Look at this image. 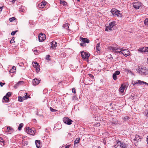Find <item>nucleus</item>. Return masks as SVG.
<instances>
[{"mask_svg":"<svg viewBox=\"0 0 148 148\" xmlns=\"http://www.w3.org/2000/svg\"><path fill=\"white\" fill-rule=\"evenodd\" d=\"M116 22L115 21H113L111 22V23L109 24V25L110 27H111V28H112V29L113 27L116 25Z\"/></svg>","mask_w":148,"mask_h":148,"instance_id":"18","label":"nucleus"},{"mask_svg":"<svg viewBox=\"0 0 148 148\" xmlns=\"http://www.w3.org/2000/svg\"><path fill=\"white\" fill-rule=\"evenodd\" d=\"M23 83V82L22 81H20L18 82L14 86V88H16L18 86H19L21 84Z\"/></svg>","mask_w":148,"mask_h":148,"instance_id":"17","label":"nucleus"},{"mask_svg":"<svg viewBox=\"0 0 148 148\" xmlns=\"http://www.w3.org/2000/svg\"><path fill=\"white\" fill-rule=\"evenodd\" d=\"M14 38H12L11 40L10 41V42L11 43H13V42H14L15 41H14Z\"/></svg>","mask_w":148,"mask_h":148,"instance_id":"43","label":"nucleus"},{"mask_svg":"<svg viewBox=\"0 0 148 148\" xmlns=\"http://www.w3.org/2000/svg\"><path fill=\"white\" fill-rule=\"evenodd\" d=\"M16 0H12V3H14Z\"/></svg>","mask_w":148,"mask_h":148,"instance_id":"57","label":"nucleus"},{"mask_svg":"<svg viewBox=\"0 0 148 148\" xmlns=\"http://www.w3.org/2000/svg\"><path fill=\"white\" fill-rule=\"evenodd\" d=\"M50 57V56L49 55H47L46 56V59L48 60H50V59L49 58Z\"/></svg>","mask_w":148,"mask_h":148,"instance_id":"42","label":"nucleus"},{"mask_svg":"<svg viewBox=\"0 0 148 148\" xmlns=\"http://www.w3.org/2000/svg\"><path fill=\"white\" fill-rule=\"evenodd\" d=\"M146 47H144L143 48V49H142L143 51V52H146V50H147V49H146Z\"/></svg>","mask_w":148,"mask_h":148,"instance_id":"47","label":"nucleus"},{"mask_svg":"<svg viewBox=\"0 0 148 148\" xmlns=\"http://www.w3.org/2000/svg\"><path fill=\"white\" fill-rule=\"evenodd\" d=\"M56 47V45H53L52 44L51 47H50V48L52 50L53 49H54Z\"/></svg>","mask_w":148,"mask_h":148,"instance_id":"39","label":"nucleus"},{"mask_svg":"<svg viewBox=\"0 0 148 148\" xmlns=\"http://www.w3.org/2000/svg\"><path fill=\"white\" fill-rule=\"evenodd\" d=\"M145 84L147 85H148V84L145 82L142 81V84Z\"/></svg>","mask_w":148,"mask_h":148,"instance_id":"53","label":"nucleus"},{"mask_svg":"<svg viewBox=\"0 0 148 148\" xmlns=\"http://www.w3.org/2000/svg\"><path fill=\"white\" fill-rule=\"evenodd\" d=\"M3 99L5 101H4L5 102L7 103L9 102V98L8 97H7L6 96H5L3 97Z\"/></svg>","mask_w":148,"mask_h":148,"instance_id":"23","label":"nucleus"},{"mask_svg":"<svg viewBox=\"0 0 148 148\" xmlns=\"http://www.w3.org/2000/svg\"><path fill=\"white\" fill-rule=\"evenodd\" d=\"M2 8H3V7H0V12H1V11H2Z\"/></svg>","mask_w":148,"mask_h":148,"instance_id":"60","label":"nucleus"},{"mask_svg":"<svg viewBox=\"0 0 148 148\" xmlns=\"http://www.w3.org/2000/svg\"><path fill=\"white\" fill-rule=\"evenodd\" d=\"M63 122L65 124L70 125L73 122V121L67 117H64L63 118Z\"/></svg>","mask_w":148,"mask_h":148,"instance_id":"6","label":"nucleus"},{"mask_svg":"<svg viewBox=\"0 0 148 148\" xmlns=\"http://www.w3.org/2000/svg\"><path fill=\"white\" fill-rule=\"evenodd\" d=\"M72 92L74 93H75L76 92V90L75 88H73L72 89Z\"/></svg>","mask_w":148,"mask_h":148,"instance_id":"49","label":"nucleus"},{"mask_svg":"<svg viewBox=\"0 0 148 148\" xmlns=\"http://www.w3.org/2000/svg\"><path fill=\"white\" fill-rule=\"evenodd\" d=\"M23 100V97H19L18 101L20 102H22Z\"/></svg>","mask_w":148,"mask_h":148,"instance_id":"33","label":"nucleus"},{"mask_svg":"<svg viewBox=\"0 0 148 148\" xmlns=\"http://www.w3.org/2000/svg\"><path fill=\"white\" fill-rule=\"evenodd\" d=\"M16 68L15 66H13L12 69L10 70V72L12 73H14L16 72Z\"/></svg>","mask_w":148,"mask_h":148,"instance_id":"25","label":"nucleus"},{"mask_svg":"<svg viewBox=\"0 0 148 148\" xmlns=\"http://www.w3.org/2000/svg\"><path fill=\"white\" fill-rule=\"evenodd\" d=\"M142 49H143V48H140L138 50L140 51H141L143 52V51Z\"/></svg>","mask_w":148,"mask_h":148,"instance_id":"56","label":"nucleus"},{"mask_svg":"<svg viewBox=\"0 0 148 148\" xmlns=\"http://www.w3.org/2000/svg\"><path fill=\"white\" fill-rule=\"evenodd\" d=\"M7 128L8 130V132L9 133L11 134L13 132V129L10 126H7Z\"/></svg>","mask_w":148,"mask_h":148,"instance_id":"16","label":"nucleus"},{"mask_svg":"<svg viewBox=\"0 0 148 148\" xmlns=\"http://www.w3.org/2000/svg\"><path fill=\"white\" fill-rule=\"evenodd\" d=\"M146 49H147V50H146V52H148V47H146Z\"/></svg>","mask_w":148,"mask_h":148,"instance_id":"59","label":"nucleus"},{"mask_svg":"<svg viewBox=\"0 0 148 148\" xmlns=\"http://www.w3.org/2000/svg\"><path fill=\"white\" fill-rule=\"evenodd\" d=\"M147 63L148 64V58H147Z\"/></svg>","mask_w":148,"mask_h":148,"instance_id":"63","label":"nucleus"},{"mask_svg":"<svg viewBox=\"0 0 148 148\" xmlns=\"http://www.w3.org/2000/svg\"><path fill=\"white\" fill-rule=\"evenodd\" d=\"M11 92H9L7 93L5 96H8V97H9L11 96Z\"/></svg>","mask_w":148,"mask_h":148,"instance_id":"44","label":"nucleus"},{"mask_svg":"<svg viewBox=\"0 0 148 148\" xmlns=\"http://www.w3.org/2000/svg\"><path fill=\"white\" fill-rule=\"evenodd\" d=\"M3 142H4V141H3V139L2 138H0V144L2 145V144H4Z\"/></svg>","mask_w":148,"mask_h":148,"instance_id":"40","label":"nucleus"},{"mask_svg":"<svg viewBox=\"0 0 148 148\" xmlns=\"http://www.w3.org/2000/svg\"><path fill=\"white\" fill-rule=\"evenodd\" d=\"M136 70L139 73H140L141 75H148V70L145 67L138 66Z\"/></svg>","mask_w":148,"mask_h":148,"instance_id":"1","label":"nucleus"},{"mask_svg":"<svg viewBox=\"0 0 148 148\" xmlns=\"http://www.w3.org/2000/svg\"><path fill=\"white\" fill-rule=\"evenodd\" d=\"M71 133H69L68 135L69 136H71Z\"/></svg>","mask_w":148,"mask_h":148,"instance_id":"58","label":"nucleus"},{"mask_svg":"<svg viewBox=\"0 0 148 148\" xmlns=\"http://www.w3.org/2000/svg\"><path fill=\"white\" fill-rule=\"evenodd\" d=\"M119 49L122 50L121 54L125 56L126 57L130 55V52L128 50L123 49L121 47H120Z\"/></svg>","mask_w":148,"mask_h":148,"instance_id":"4","label":"nucleus"},{"mask_svg":"<svg viewBox=\"0 0 148 148\" xmlns=\"http://www.w3.org/2000/svg\"><path fill=\"white\" fill-rule=\"evenodd\" d=\"M46 38H38L39 41L40 42H42L44 41L46 39Z\"/></svg>","mask_w":148,"mask_h":148,"instance_id":"28","label":"nucleus"},{"mask_svg":"<svg viewBox=\"0 0 148 148\" xmlns=\"http://www.w3.org/2000/svg\"><path fill=\"white\" fill-rule=\"evenodd\" d=\"M5 84V83H3L1 82H0V85L1 87L3 86Z\"/></svg>","mask_w":148,"mask_h":148,"instance_id":"52","label":"nucleus"},{"mask_svg":"<svg viewBox=\"0 0 148 148\" xmlns=\"http://www.w3.org/2000/svg\"><path fill=\"white\" fill-rule=\"evenodd\" d=\"M144 114L146 119L148 118V110H145L144 112Z\"/></svg>","mask_w":148,"mask_h":148,"instance_id":"22","label":"nucleus"},{"mask_svg":"<svg viewBox=\"0 0 148 148\" xmlns=\"http://www.w3.org/2000/svg\"><path fill=\"white\" fill-rule=\"evenodd\" d=\"M144 23L145 25H148V19L146 18L144 21Z\"/></svg>","mask_w":148,"mask_h":148,"instance_id":"37","label":"nucleus"},{"mask_svg":"<svg viewBox=\"0 0 148 148\" xmlns=\"http://www.w3.org/2000/svg\"><path fill=\"white\" fill-rule=\"evenodd\" d=\"M116 143L119 146H120L121 148H127V145L121 142V141H116Z\"/></svg>","mask_w":148,"mask_h":148,"instance_id":"7","label":"nucleus"},{"mask_svg":"<svg viewBox=\"0 0 148 148\" xmlns=\"http://www.w3.org/2000/svg\"><path fill=\"white\" fill-rule=\"evenodd\" d=\"M69 25L68 23H66L63 25V27L65 28L67 30H69Z\"/></svg>","mask_w":148,"mask_h":148,"instance_id":"24","label":"nucleus"},{"mask_svg":"<svg viewBox=\"0 0 148 148\" xmlns=\"http://www.w3.org/2000/svg\"><path fill=\"white\" fill-rule=\"evenodd\" d=\"M46 3L47 2H42L40 3V4H39V5H39L41 6V7L43 8L45 7V5L46 4Z\"/></svg>","mask_w":148,"mask_h":148,"instance_id":"26","label":"nucleus"},{"mask_svg":"<svg viewBox=\"0 0 148 148\" xmlns=\"http://www.w3.org/2000/svg\"><path fill=\"white\" fill-rule=\"evenodd\" d=\"M125 88V85L124 84H122L121 85V87L119 89V92L121 93H123L124 92V90Z\"/></svg>","mask_w":148,"mask_h":148,"instance_id":"13","label":"nucleus"},{"mask_svg":"<svg viewBox=\"0 0 148 148\" xmlns=\"http://www.w3.org/2000/svg\"><path fill=\"white\" fill-rule=\"evenodd\" d=\"M114 47H109V49L110 50H112V49H113V48H114Z\"/></svg>","mask_w":148,"mask_h":148,"instance_id":"55","label":"nucleus"},{"mask_svg":"<svg viewBox=\"0 0 148 148\" xmlns=\"http://www.w3.org/2000/svg\"><path fill=\"white\" fill-rule=\"evenodd\" d=\"M35 143L36 146L37 148H40V141L36 140L35 141Z\"/></svg>","mask_w":148,"mask_h":148,"instance_id":"14","label":"nucleus"},{"mask_svg":"<svg viewBox=\"0 0 148 148\" xmlns=\"http://www.w3.org/2000/svg\"><path fill=\"white\" fill-rule=\"evenodd\" d=\"M120 74V72L119 71H116L113 74L112 77L113 79L114 80H116L117 79V75H119Z\"/></svg>","mask_w":148,"mask_h":148,"instance_id":"10","label":"nucleus"},{"mask_svg":"<svg viewBox=\"0 0 148 148\" xmlns=\"http://www.w3.org/2000/svg\"><path fill=\"white\" fill-rule=\"evenodd\" d=\"M88 75H89V76L90 77H91L92 78H93L94 77V76H93V75L91 74H88Z\"/></svg>","mask_w":148,"mask_h":148,"instance_id":"54","label":"nucleus"},{"mask_svg":"<svg viewBox=\"0 0 148 148\" xmlns=\"http://www.w3.org/2000/svg\"><path fill=\"white\" fill-rule=\"evenodd\" d=\"M23 123H20L19 126L18 127V129L19 130H21L22 127L23 126Z\"/></svg>","mask_w":148,"mask_h":148,"instance_id":"30","label":"nucleus"},{"mask_svg":"<svg viewBox=\"0 0 148 148\" xmlns=\"http://www.w3.org/2000/svg\"><path fill=\"white\" fill-rule=\"evenodd\" d=\"M39 66L38 65V66L35 68H36V72L37 73H38L40 70V68H39Z\"/></svg>","mask_w":148,"mask_h":148,"instance_id":"38","label":"nucleus"},{"mask_svg":"<svg viewBox=\"0 0 148 148\" xmlns=\"http://www.w3.org/2000/svg\"><path fill=\"white\" fill-rule=\"evenodd\" d=\"M96 51L98 53H99L100 52V43H98L96 45Z\"/></svg>","mask_w":148,"mask_h":148,"instance_id":"15","label":"nucleus"},{"mask_svg":"<svg viewBox=\"0 0 148 148\" xmlns=\"http://www.w3.org/2000/svg\"><path fill=\"white\" fill-rule=\"evenodd\" d=\"M112 29L110 27V25L106 26V27L105 29V31L108 32L111 31Z\"/></svg>","mask_w":148,"mask_h":148,"instance_id":"21","label":"nucleus"},{"mask_svg":"<svg viewBox=\"0 0 148 148\" xmlns=\"http://www.w3.org/2000/svg\"><path fill=\"white\" fill-rule=\"evenodd\" d=\"M23 97V100L26 99H27L28 98H29V96H27V95H25Z\"/></svg>","mask_w":148,"mask_h":148,"instance_id":"46","label":"nucleus"},{"mask_svg":"<svg viewBox=\"0 0 148 148\" xmlns=\"http://www.w3.org/2000/svg\"><path fill=\"white\" fill-rule=\"evenodd\" d=\"M16 19L14 17H12L9 19V20L10 22H13Z\"/></svg>","mask_w":148,"mask_h":148,"instance_id":"36","label":"nucleus"},{"mask_svg":"<svg viewBox=\"0 0 148 148\" xmlns=\"http://www.w3.org/2000/svg\"><path fill=\"white\" fill-rule=\"evenodd\" d=\"M72 99L73 100H76L77 98L76 96H74L72 97Z\"/></svg>","mask_w":148,"mask_h":148,"instance_id":"41","label":"nucleus"},{"mask_svg":"<svg viewBox=\"0 0 148 148\" xmlns=\"http://www.w3.org/2000/svg\"><path fill=\"white\" fill-rule=\"evenodd\" d=\"M111 12L113 16L115 17H121L122 14L120 12V11L115 8L111 9Z\"/></svg>","mask_w":148,"mask_h":148,"instance_id":"2","label":"nucleus"},{"mask_svg":"<svg viewBox=\"0 0 148 148\" xmlns=\"http://www.w3.org/2000/svg\"><path fill=\"white\" fill-rule=\"evenodd\" d=\"M81 54L82 58L84 59H87L89 57V54L88 53H86L84 51L81 52Z\"/></svg>","mask_w":148,"mask_h":148,"instance_id":"8","label":"nucleus"},{"mask_svg":"<svg viewBox=\"0 0 148 148\" xmlns=\"http://www.w3.org/2000/svg\"><path fill=\"white\" fill-rule=\"evenodd\" d=\"M112 124H114V125H116L118 123V121L116 120H115V121H113L111 122Z\"/></svg>","mask_w":148,"mask_h":148,"instance_id":"35","label":"nucleus"},{"mask_svg":"<svg viewBox=\"0 0 148 148\" xmlns=\"http://www.w3.org/2000/svg\"><path fill=\"white\" fill-rule=\"evenodd\" d=\"M141 5V3L137 2L133 3V6L136 9H139Z\"/></svg>","mask_w":148,"mask_h":148,"instance_id":"9","label":"nucleus"},{"mask_svg":"<svg viewBox=\"0 0 148 148\" xmlns=\"http://www.w3.org/2000/svg\"><path fill=\"white\" fill-rule=\"evenodd\" d=\"M118 147V145H114V147H115V148H117Z\"/></svg>","mask_w":148,"mask_h":148,"instance_id":"61","label":"nucleus"},{"mask_svg":"<svg viewBox=\"0 0 148 148\" xmlns=\"http://www.w3.org/2000/svg\"><path fill=\"white\" fill-rule=\"evenodd\" d=\"M33 51L34 52V54L35 55H38L39 53V52L36 49H33Z\"/></svg>","mask_w":148,"mask_h":148,"instance_id":"34","label":"nucleus"},{"mask_svg":"<svg viewBox=\"0 0 148 148\" xmlns=\"http://www.w3.org/2000/svg\"><path fill=\"white\" fill-rule=\"evenodd\" d=\"M80 139V138L79 137L76 138L74 141V145H75L76 144L79 143Z\"/></svg>","mask_w":148,"mask_h":148,"instance_id":"19","label":"nucleus"},{"mask_svg":"<svg viewBox=\"0 0 148 148\" xmlns=\"http://www.w3.org/2000/svg\"><path fill=\"white\" fill-rule=\"evenodd\" d=\"M132 84L134 85L136 84H139L140 85L142 84V81L140 80H137L136 81H133L132 82Z\"/></svg>","mask_w":148,"mask_h":148,"instance_id":"11","label":"nucleus"},{"mask_svg":"<svg viewBox=\"0 0 148 148\" xmlns=\"http://www.w3.org/2000/svg\"><path fill=\"white\" fill-rule=\"evenodd\" d=\"M60 3L63 6H65L67 4V3L64 1H62L60 0Z\"/></svg>","mask_w":148,"mask_h":148,"instance_id":"27","label":"nucleus"},{"mask_svg":"<svg viewBox=\"0 0 148 148\" xmlns=\"http://www.w3.org/2000/svg\"><path fill=\"white\" fill-rule=\"evenodd\" d=\"M50 110L51 112H56V110H55V109H53L51 107H50Z\"/></svg>","mask_w":148,"mask_h":148,"instance_id":"45","label":"nucleus"},{"mask_svg":"<svg viewBox=\"0 0 148 148\" xmlns=\"http://www.w3.org/2000/svg\"><path fill=\"white\" fill-rule=\"evenodd\" d=\"M26 132L27 133L31 135H34L36 132L35 129L34 128H32V129H30L29 127H27L26 128Z\"/></svg>","mask_w":148,"mask_h":148,"instance_id":"5","label":"nucleus"},{"mask_svg":"<svg viewBox=\"0 0 148 148\" xmlns=\"http://www.w3.org/2000/svg\"><path fill=\"white\" fill-rule=\"evenodd\" d=\"M80 41H81V42L80 44V45L83 47L86 46V44L85 43H88L89 40L87 38H80Z\"/></svg>","mask_w":148,"mask_h":148,"instance_id":"3","label":"nucleus"},{"mask_svg":"<svg viewBox=\"0 0 148 148\" xmlns=\"http://www.w3.org/2000/svg\"><path fill=\"white\" fill-rule=\"evenodd\" d=\"M70 145H68L67 146H62L61 148H69Z\"/></svg>","mask_w":148,"mask_h":148,"instance_id":"51","label":"nucleus"},{"mask_svg":"<svg viewBox=\"0 0 148 148\" xmlns=\"http://www.w3.org/2000/svg\"><path fill=\"white\" fill-rule=\"evenodd\" d=\"M40 81V80L38 79L37 78H35L32 81L33 85H36L38 84L39 83Z\"/></svg>","mask_w":148,"mask_h":148,"instance_id":"12","label":"nucleus"},{"mask_svg":"<svg viewBox=\"0 0 148 148\" xmlns=\"http://www.w3.org/2000/svg\"><path fill=\"white\" fill-rule=\"evenodd\" d=\"M130 118L128 116H125L122 118L123 121L128 122Z\"/></svg>","mask_w":148,"mask_h":148,"instance_id":"20","label":"nucleus"},{"mask_svg":"<svg viewBox=\"0 0 148 148\" xmlns=\"http://www.w3.org/2000/svg\"><path fill=\"white\" fill-rule=\"evenodd\" d=\"M118 50H116V53H120L121 54V53L122 51V50H121L119 51Z\"/></svg>","mask_w":148,"mask_h":148,"instance_id":"50","label":"nucleus"},{"mask_svg":"<svg viewBox=\"0 0 148 148\" xmlns=\"http://www.w3.org/2000/svg\"><path fill=\"white\" fill-rule=\"evenodd\" d=\"M18 32V31L17 30H16L15 31H13L11 33V34L12 35H14L16 33Z\"/></svg>","mask_w":148,"mask_h":148,"instance_id":"48","label":"nucleus"},{"mask_svg":"<svg viewBox=\"0 0 148 148\" xmlns=\"http://www.w3.org/2000/svg\"><path fill=\"white\" fill-rule=\"evenodd\" d=\"M33 66L35 68L38 66V64L36 62H34L33 63Z\"/></svg>","mask_w":148,"mask_h":148,"instance_id":"29","label":"nucleus"},{"mask_svg":"<svg viewBox=\"0 0 148 148\" xmlns=\"http://www.w3.org/2000/svg\"><path fill=\"white\" fill-rule=\"evenodd\" d=\"M119 48H118L117 47H114V48H113L112 51L113 52L116 53V50H120L119 49Z\"/></svg>","mask_w":148,"mask_h":148,"instance_id":"31","label":"nucleus"},{"mask_svg":"<svg viewBox=\"0 0 148 148\" xmlns=\"http://www.w3.org/2000/svg\"><path fill=\"white\" fill-rule=\"evenodd\" d=\"M134 140H136V138H135V139H134Z\"/></svg>","mask_w":148,"mask_h":148,"instance_id":"64","label":"nucleus"},{"mask_svg":"<svg viewBox=\"0 0 148 148\" xmlns=\"http://www.w3.org/2000/svg\"><path fill=\"white\" fill-rule=\"evenodd\" d=\"M97 125L98 126H99L100 125V124L99 123H97Z\"/></svg>","mask_w":148,"mask_h":148,"instance_id":"62","label":"nucleus"},{"mask_svg":"<svg viewBox=\"0 0 148 148\" xmlns=\"http://www.w3.org/2000/svg\"><path fill=\"white\" fill-rule=\"evenodd\" d=\"M41 36H42V37H46V35L42 33H40L39 34L38 37H41Z\"/></svg>","mask_w":148,"mask_h":148,"instance_id":"32","label":"nucleus"}]
</instances>
